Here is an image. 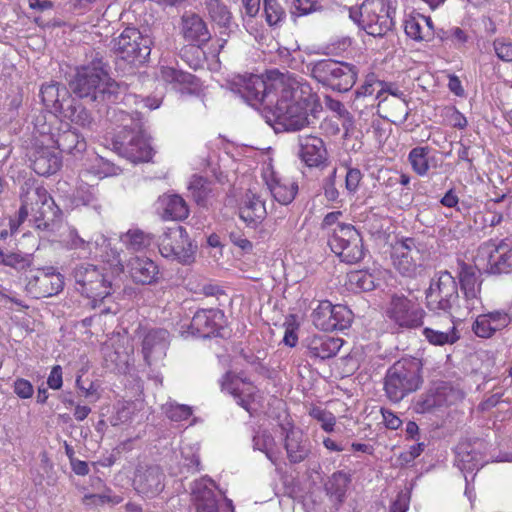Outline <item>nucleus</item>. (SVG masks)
<instances>
[{
	"label": "nucleus",
	"instance_id": "nucleus-1",
	"mask_svg": "<svg viewBox=\"0 0 512 512\" xmlns=\"http://www.w3.org/2000/svg\"><path fill=\"white\" fill-rule=\"evenodd\" d=\"M275 94H268L266 120L275 132L299 131L310 124L309 113L316 103L310 85L288 74H276L272 85Z\"/></svg>",
	"mask_w": 512,
	"mask_h": 512
},
{
	"label": "nucleus",
	"instance_id": "nucleus-2",
	"mask_svg": "<svg viewBox=\"0 0 512 512\" xmlns=\"http://www.w3.org/2000/svg\"><path fill=\"white\" fill-rule=\"evenodd\" d=\"M70 88L80 98L90 101H105L117 90L101 60L93 61L77 70Z\"/></svg>",
	"mask_w": 512,
	"mask_h": 512
},
{
	"label": "nucleus",
	"instance_id": "nucleus-3",
	"mask_svg": "<svg viewBox=\"0 0 512 512\" xmlns=\"http://www.w3.org/2000/svg\"><path fill=\"white\" fill-rule=\"evenodd\" d=\"M422 362L415 357L395 362L385 376L384 390L392 402H400L408 394L419 389L422 383Z\"/></svg>",
	"mask_w": 512,
	"mask_h": 512
},
{
	"label": "nucleus",
	"instance_id": "nucleus-4",
	"mask_svg": "<svg viewBox=\"0 0 512 512\" xmlns=\"http://www.w3.org/2000/svg\"><path fill=\"white\" fill-rule=\"evenodd\" d=\"M361 25L367 34L374 37L383 36L394 25L395 8L390 0H364L359 8ZM350 18L359 22L357 11L349 9Z\"/></svg>",
	"mask_w": 512,
	"mask_h": 512
},
{
	"label": "nucleus",
	"instance_id": "nucleus-5",
	"mask_svg": "<svg viewBox=\"0 0 512 512\" xmlns=\"http://www.w3.org/2000/svg\"><path fill=\"white\" fill-rule=\"evenodd\" d=\"M426 306L430 311L444 313L456 319L455 308L459 299L457 283L448 271H441L434 277L425 292Z\"/></svg>",
	"mask_w": 512,
	"mask_h": 512
},
{
	"label": "nucleus",
	"instance_id": "nucleus-6",
	"mask_svg": "<svg viewBox=\"0 0 512 512\" xmlns=\"http://www.w3.org/2000/svg\"><path fill=\"white\" fill-rule=\"evenodd\" d=\"M311 75L324 86L338 92H347L356 83L358 71L352 64L322 59L313 64Z\"/></svg>",
	"mask_w": 512,
	"mask_h": 512
},
{
	"label": "nucleus",
	"instance_id": "nucleus-7",
	"mask_svg": "<svg viewBox=\"0 0 512 512\" xmlns=\"http://www.w3.org/2000/svg\"><path fill=\"white\" fill-rule=\"evenodd\" d=\"M427 255L426 245L415 238H402L392 245L391 259L394 268L409 278L421 274Z\"/></svg>",
	"mask_w": 512,
	"mask_h": 512
},
{
	"label": "nucleus",
	"instance_id": "nucleus-8",
	"mask_svg": "<svg viewBox=\"0 0 512 512\" xmlns=\"http://www.w3.org/2000/svg\"><path fill=\"white\" fill-rule=\"evenodd\" d=\"M76 289L91 299L93 307L111 295L112 284L104 269L92 264H81L74 269Z\"/></svg>",
	"mask_w": 512,
	"mask_h": 512
},
{
	"label": "nucleus",
	"instance_id": "nucleus-9",
	"mask_svg": "<svg viewBox=\"0 0 512 512\" xmlns=\"http://www.w3.org/2000/svg\"><path fill=\"white\" fill-rule=\"evenodd\" d=\"M58 213V207L45 188H30L22 196V205L19 209V224L29 214H32L35 221L38 222V228H47L49 221H53L58 216Z\"/></svg>",
	"mask_w": 512,
	"mask_h": 512
},
{
	"label": "nucleus",
	"instance_id": "nucleus-10",
	"mask_svg": "<svg viewBox=\"0 0 512 512\" xmlns=\"http://www.w3.org/2000/svg\"><path fill=\"white\" fill-rule=\"evenodd\" d=\"M473 261L487 273H508L512 270V241L503 239L499 242L490 240L482 243Z\"/></svg>",
	"mask_w": 512,
	"mask_h": 512
},
{
	"label": "nucleus",
	"instance_id": "nucleus-11",
	"mask_svg": "<svg viewBox=\"0 0 512 512\" xmlns=\"http://www.w3.org/2000/svg\"><path fill=\"white\" fill-rule=\"evenodd\" d=\"M331 250L347 264H355L364 257V247L360 233L351 224H338L329 237Z\"/></svg>",
	"mask_w": 512,
	"mask_h": 512
},
{
	"label": "nucleus",
	"instance_id": "nucleus-12",
	"mask_svg": "<svg viewBox=\"0 0 512 512\" xmlns=\"http://www.w3.org/2000/svg\"><path fill=\"white\" fill-rule=\"evenodd\" d=\"M159 252L165 258L183 264L194 261L196 246L192 244L186 230L181 226L168 228L159 237Z\"/></svg>",
	"mask_w": 512,
	"mask_h": 512
},
{
	"label": "nucleus",
	"instance_id": "nucleus-13",
	"mask_svg": "<svg viewBox=\"0 0 512 512\" xmlns=\"http://www.w3.org/2000/svg\"><path fill=\"white\" fill-rule=\"evenodd\" d=\"M276 76L265 80L259 75L238 76L232 82V91L239 94L249 105L257 107L264 104L268 107V94H275L272 87Z\"/></svg>",
	"mask_w": 512,
	"mask_h": 512
},
{
	"label": "nucleus",
	"instance_id": "nucleus-14",
	"mask_svg": "<svg viewBox=\"0 0 512 512\" xmlns=\"http://www.w3.org/2000/svg\"><path fill=\"white\" fill-rule=\"evenodd\" d=\"M152 44L149 35L142 34L136 28H126L116 40L114 49L129 63H143L151 53Z\"/></svg>",
	"mask_w": 512,
	"mask_h": 512
},
{
	"label": "nucleus",
	"instance_id": "nucleus-15",
	"mask_svg": "<svg viewBox=\"0 0 512 512\" xmlns=\"http://www.w3.org/2000/svg\"><path fill=\"white\" fill-rule=\"evenodd\" d=\"M25 289L33 298H45L58 294L64 287L63 276L53 267L30 271Z\"/></svg>",
	"mask_w": 512,
	"mask_h": 512
},
{
	"label": "nucleus",
	"instance_id": "nucleus-16",
	"mask_svg": "<svg viewBox=\"0 0 512 512\" xmlns=\"http://www.w3.org/2000/svg\"><path fill=\"white\" fill-rule=\"evenodd\" d=\"M387 316L391 321L403 328H416L423 324L425 311L413 299L395 295L387 308Z\"/></svg>",
	"mask_w": 512,
	"mask_h": 512
},
{
	"label": "nucleus",
	"instance_id": "nucleus-17",
	"mask_svg": "<svg viewBox=\"0 0 512 512\" xmlns=\"http://www.w3.org/2000/svg\"><path fill=\"white\" fill-rule=\"evenodd\" d=\"M352 320L351 311L343 305H333L330 301H320L312 313L314 325L323 331L343 330Z\"/></svg>",
	"mask_w": 512,
	"mask_h": 512
},
{
	"label": "nucleus",
	"instance_id": "nucleus-18",
	"mask_svg": "<svg viewBox=\"0 0 512 512\" xmlns=\"http://www.w3.org/2000/svg\"><path fill=\"white\" fill-rule=\"evenodd\" d=\"M378 115L393 124H403L409 116V107L405 95L392 84L378 96L376 103Z\"/></svg>",
	"mask_w": 512,
	"mask_h": 512
},
{
	"label": "nucleus",
	"instance_id": "nucleus-19",
	"mask_svg": "<svg viewBox=\"0 0 512 512\" xmlns=\"http://www.w3.org/2000/svg\"><path fill=\"white\" fill-rule=\"evenodd\" d=\"M213 480L202 478L194 482L192 488V500L195 512H234L232 500L224 498L223 504L219 505L213 491Z\"/></svg>",
	"mask_w": 512,
	"mask_h": 512
},
{
	"label": "nucleus",
	"instance_id": "nucleus-20",
	"mask_svg": "<svg viewBox=\"0 0 512 512\" xmlns=\"http://www.w3.org/2000/svg\"><path fill=\"white\" fill-rule=\"evenodd\" d=\"M165 474L157 465H139L134 473L133 487L142 497L154 498L165 487Z\"/></svg>",
	"mask_w": 512,
	"mask_h": 512
},
{
	"label": "nucleus",
	"instance_id": "nucleus-21",
	"mask_svg": "<svg viewBox=\"0 0 512 512\" xmlns=\"http://www.w3.org/2000/svg\"><path fill=\"white\" fill-rule=\"evenodd\" d=\"M62 243L69 250H76L81 257H103L104 250L108 247V239L101 233L95 234L90 239H84L75 228H69L63 235Z\"/></svg>",
	"mask_w": 512,
	"mask_h": 512
},
{
	"label": "nucleus",
	"instance_id": "nucleus-22",
	"mask_svg": "<svg viewBox=\"0 0 512 512\" xmlns=\"http://www.w3.org/2000/svg\"><path fill=\"white\" fill-rule=\"evenodd\" d=\"M262 178L278 203L288 205L294 200L298 192V185L295 181L280 176L270 164L263 168Z\"/></svg>",
	"mask_w": 512,
	"mask_h": 512
},
{
	"label": "nucleus",
	"instance_id": "nucleus-23",
	"mask_svg": "<svg viewBox=\"0 0 512 512\" xmlns=\"http://www.w3.org/2000/svg\"><path fill=\"white\" fill-rule=\"evenodd\" d=\"M129 134L127 142L118 143L119 154L133 163L149 161L152 158V147L140 124L136 123Z\"/></svg>",
	"mask_w": 512,
	"mask_h": 512
},
{
	"label": "nucleus",
	"instance_id": "nucleus-24",
	"mask_svg": "<svg viewBox=\"0 0 512 512\" xmlns=\"http://www.w3.org/2000/svg\"><path fill=\"white\" fill-rule=\"evenodd\" d=\"M221 388L222 391L232 395L237 403L250 414L255 410L253 402L256 388L251 382L228 372L223 376Z\"/></svg>",
	"mask_w": 512,
	"mask_h": 512
},
{
	"label": "nucleus",
	"instance_id": "nucleus-25",
	"mask_svg": "<svg viewBox=\"0 0 512 512\" xmlns=\"http://www.w3.org/2000/svg\"><path fill=\"white\" fill-rule=\"evenodd\" d=\"M36 127L41 135L50 134L51 141L56 144L58 149L62 152L77 155L86 149L85 139L76 130L71 129L68 124H64L63 128L56 134L52 133L50 127H47L45 124L41 126L36 124Z\"/></svg>",
	"mask_w": 512,
	"mask_h": 512
},
{
	"label": "nucleus",
	"instance_id": "nucleus-26",
	"mask_svg": "<svg viewBox=\"0 0 512 512\" xmlns=\"http://www.w3.org/2000/svg\"><path fill=\"white\" fill-rule=\"evenodd\" d=\"M298 156L307 167H324L327 162V150L323 140L312 135L298 137Z\"/></svg>",
	"mask_w": 512,
	"mask_h": 512
},
{
	"label": "nucleus",
	"instance_id": "nucleus-27",
	"mask_svg": "<svg viewBox=\"0 0 512 512\" xmlns=\"http://www.w3.org/2000/svg\"><path fill=\"white\" fill-rule=\"evenodd\" d=\"M458 397V391L454 390L448 383H440L421 396L415 405V410L418 413H427L434 408L454 403Z\"/></svg>",
	"mask_w": 512,
	"mask_h": 512
},
{
	"label": "nucleus",
	"instance_id": "nucleus-28",
	"mask_svg": "<svg viewBox=\"0 0 512 512\" xmlns=\"http://www.w3.org/2000/svg\"><path fill=\"white\" fill-rule=\"evenodd\" d=\"M126 270L136 284L151 285L157 283L160 278L158 265L148 257H131L126 264Z\"/></svg>",
	"mask_w": 512,
	"mask_h": 512
},
{
	"label": "nucleus",
	"instance_id": "nucleus-29",
	"mask_svg": "<svg viewBox=\"0 0 512 512\" xmlns=\"http://www.w3.org/2000/svg\"><path fill=\"white\" fill-rule=\"evenodd\" d=\"M168 338L169 333L165 329H153L145 335L142 342V354L149 366L157 365L164 359Z\"/></svg>",
	"mask_w": 512,
	"mask_h": 512
},
{
	"label": "nucleus",
	"instance_id": "nucleus-30",
	"mask_svg": "<svg viewBox=\"0 0 512 512\" xmlns=\"http://www.w3.org/2000/svg\"><path fill=\"white\" fill-rule=\"evenodd\" d=\"M511 322V316L503 310L478 315L472 325L473 332L481 338H490Z\"/></svg>",
	"mask_w": 512,
	"mask_h": 512
},
{
	"label": "nucleus",
	"instance_id": "nucleus-31",
	"mask_svg": "<svg viewBox=\"0 0 512 512\" xmlns=\"http://www.w3.org/2000/svg\"><path fill=\"white\" fill-rule=\"evenodd\" d=\"M223 313L218 309L197 311L191 321V328L201 337L214 334L221 326Z\"/></svg>",
	"mask_w": 512,
	"mask_h": 512
},
{
	"label": "nucleus",
	"instance_id": "nucleus-32",
	"mask_svg": "<svg viewBox=\"0 0 512 512\" xmlns=\"http://www.w3.org/2000/svg\"><path fill=\"white\" fill-rule=\"evenodd\" d=\"M408 162L415 174L427 176L430 169L439 167L438 159L428 146H417L408 153Z\"/></svg>",
	"mask_w": 512,
	"mask_h": 512
},
{
	"label": "nucleus",
	"instance_id": "nucleus-33",
	"mask_svg": "<svg viewBox=\"0 0 512 512\" xmlns=\"http://www.w3.org/2000/svg\"><path fill=\"white\" fill-rule=\"evenodd\" d=\"M181 32L185 40L191 43H205L210 38L205 22L194 13H186L182 16Z\"/></svg>",
	"mask_w": 512,
	"mask_h": 512
},
{
	"label": "nucleus",
	"instance_id": "nucleus-34",
	"mask_svg": "<svg viewBox=\"0 0 512 512\" xmlns=\"http://www.w3.org/2000/svg\"><path fill=\"white\" fill-rule=\"evenodd\" d=\"M404 30L415 41H429L434 37L431 18L422 14L409 15L404 21Z\"/></svg>",
	"mask_w": 512,
	"mask_h": 512
},
{
	"label": "nucleus",
	"instance_id": "nucleus-35",
	"mask_svg": "<svg viewBox=\"0 0 512 512\" xmlns=\"http://www.w3.org/2000/svg\"><path fill=\"white\" fill-rule=\"evenodd\" d=\"M31 162L33 170L41 176L52 175L61 167L59 155L49 147L37 149L31 156Z\"/></svg>",
	"mask_w": 512,
	"mask_h": 512
},
{
	"label": "nucleus",
	"instance_id": "nucleus-36",
	"mask_svg": "<svg viewBox=\"0 0 512 512\" xmlns=\"http://www.w3.org/2000/svg\"><path fill=\"white\" fill-rule=\"evenodd\" d=\"M285 449L288 459L293 463L303 461L309 454V442L305 438L303 432L291 427L285 436Z\"/></svg>",
	"mask_w": 512,
	"mask_h": 512
},
{
	"label": "nucleus",
	"instance_id": "nucleus-37",
	"mask_svg": "<svg viewBox=\"0 0 512 512\" xmlns=\"http://www.w3.org/2000/svg\"><path fill=\"white\" fill-rule=\"evenodd\" d=\"M40 96L45 107L59 115L66 108L67 101L72 99L65 87H60L55 83L43 85L40 90Z\"/></svg>",
	"mask_w": 512,
	"mask_h": 512
},
{
	"label": "nucleus",
	"instance_id": "nucleus-38",
	"mask_svg": "<svg viewBox=\"0 0 512 512\" xmlns=\"http://www.w3.org/2000/svg\"><path fill=\"white\" fill-rule=\"evenodd\" d=\"M343 345V340L330 336H315L308 345L309 354L319 359L335 356Z\"/></svg>",
	"mask_w": 512,
	"mask_h": 512
},
{
	"label": "nucleus",
	"instance_id": "nucleus-39",
	"mask_svg": "<svg viewBox=\"0 0 512 512\" xmlns=\"http://www.w3.org/2000/svg\"><path fill=\"white\" fill-rule=\"evenodd\" d=\"M266 214L265 204L260 196L252 192L247 193L240 207V218L247 224H256L262 221Z\"/></svg>",
	"mask_w": 512,
	"mask_h": 512
},
{
	"label": "nucleus",
	"instance_id": "nucleus-40",
	"mask_svg": "<svg viewBox=\"0 0 512 512\" xmlns=\"http://www.w3.org/2000/svg\"><path fill=\"white\" fill-rule=\"evenodd\" d=\"M125 343H128L127 337L121 336L120 334H115L109 337L101 348L106 361H111L116 365L126 363L128 360V354L132 349L125 348Z\"/></svg>",
	"mask_w": 512,
	"mask_h": 512
},
{
	"label": "nucleus",
	"instance_id": "nucleus-41",
	"mask_svg": "<svg viewBox=\"0 0 512 512\" xmlns=\"http://www.w3.org/2000/svg\"><path fill=\"white\" fill-rule=\"evenodd\" d=\"M163 209V218L169 220H184L189 215L186 201L179 195H164L159 199Z\"/></svg>",
	"mask_w": 512,
	"mask_h": 512
},
{
	"label": "nucleus",
	"instance_id": "nucleus-42",
	"mask_svg": "<svg viewBox=\"0 0 512 512\" xmlns=\"http://www.w3.org/2000/svg\"><path fill=\"white\" fill-rule=\"evenodd\" d=\"M480 267L465 263L464 261L458 262L457 277L459 279L460 290H482V279H481Z\"/></svg>",
	"mask_w": 512,
	"mask_h": 512
},
{
	"label": "nucleus",
	"instance_id": "nucleus-43",
	"mask_svg": "<svg viewBox=\"0 0 512 512\" xmlns=\"http://www.w3.org/2000/svg\"><path fill=\"white\" fill-rule=\"evenodd\" d=\"M462 297L457 301L455 308L456 320L465 319L472 312L482 307L481 290H460Z\"/></svg>",
	"mask_w": 512,
	"mask_h": 512
},
{
	"label": "nucleus",
	"instance_id": "nucleus-44",
	"mask_svg": "<svg viewBox=\"0 0 512 512\" xmlns=\"http://www.w3.org/2000/svg\"><path fill=\"white\" fill-rule=\"evenodd\" d=\"M71 206L73 208L89 206L99 212L101 204L99 203L97 190L94 185L84 183L83 180H81V183L77 186L72 195Z\"/></svg>",
	"mask_w": 512,
	"mask_h": 512
},
{
	"label": "nucleus",
	"instance_id": "nucleus-45",
	"mask_svg": "<svg viewBox=\"0 0 512 512\" xmlns=\"http://www.w3.org/2000/svg\"><path fill=\"white\" fill-rule=\"evenodd\" d=\"M350 481L349 475L343 471L333 473L325 484L327 494L337 504H341L345 499Z\"/></svg>",
	"mask_w": 512,
	"mask_h": 512
},
{
	"label": "nucleus",
	"instance_id": "nucleus-46",
	"mask_svg": "<svg viewBox=\"0 0 512 512\" xmlns=\"http://www.w3.org/2000/svg\"><path fill=\"white\" fill-rule=\"evenodd\" d=\"M451 325L446 330L425 328L423 335L427 341L433 345L443 346L446 344H454L459 339V334L456 329L455 319H450Z\"/></svg>",
	"mask_w": 512,
	"mask_h": 512
},
{
	"label": "nucleus",
	"instance_id": "nucleus-47",
	"mask_svg": "<svg viewBox=\"0 0 512 512\" xmlns=\"http://www.w3.org/2000/svg\"><path fill=\"white\" fill-rule=\"evenodd\" d=\"M390 84L379 80L375 74L366 76L364 83L355 91V99L373 97L374 102H378V96L387 90Z\"/></svg>",
	"mask_w": 512,
	"mask_h": 512
},
{
	"label": "nucleus",
	"instance_id": "nucleus-48",
	"mask_svg": "<svg viewBox=\"0 0 512 512\" xmlns=\"http://www.w3.org/2000/svg\"><path fill=\"white\" fill-rule=\"evenodd\" d=\"M158 77L163 82L172 85L174 89H180L182 85H191L194 82L192 74L168 66L160 68Z\"/></svg>",
	"mask_w": 512,
	"mask_h": 512
},
{
	"label": "nucleus",
	"instance_id": "nucleus-49",
	"mask_svg": "<svg viewBox=\"0 0 512 512\" xmlns=\"http://www.w3.org/2000/svg\"><path fill=\"white\" fill-rule=\"evenodd\" d=\"M60 116L81 127H90L92 124L90 113L82 105L74 103L73 99L67 101L66 108Z\"/></svg>",
	"mask_w": 512,
	"mask_h": 512
},
{
	"label": "nucleus",
	"instance_id": "nucleus-50",
	"mask_svg": "<svg viewBox=\"0 0 512 512\" xmlns=\"http://www.w3.org/2000/svg\"><path fill=\"white\" fill-rule=\"evenodd\" d=\"M120 239L125 247L132 251H141L149 247L152 243L151 236L139 229L127 231Z\"/></svg>",
	"mask_w": 512,
	"mask_h": 512
},
{
	"label": "nucleus",
	"instance_id": "nucleus-51",
	"mask_svg": "<svg viewBox=\"0 0 512 512\" xmlns=\"http://www.w3.org/2000/svg\"><path fill=\"white\" fill-rule=\"evenodd\" d=\"M83 501L89 506L98 508L104 505H117L123 501V498L114 494L110 488L105 487L101 493L86 494Z\"/></svg>",
	"mask_w": 512,
	"mask_h": 512
},
{
	"label": "nucleus",
	"instance_id": "nucleus-52",
	"mask_svg": "<svg viewBox=\"0 0 512 512\" xmlns=\"http://www.w3.org/2000/svg\"><path fill=\"white\" fill-rule=\"evenodd\" d=\"M253 447L256 450L265 453L270 461L275 462V440L267 431H259L256 433V435L253 437Z\"/></svg>",
	"mask_w": 512,
	"mask_h": 512
},
{
	"label": "nucleus",
	"instance_id": "nucleus-53",
	"mask_svg": "<svg viewBox=\"0 0 512 512\" xmlns=\"http://www.w3.org/2000/svg\"><path fill=\"white\" fill-rule=\"evenodd\" d=\"M265 19L273 26L284 20L286 13L277 0H263Z\"/></svg>",
	"mask_w": 512,
	"mask_h": 512
},
{
	"label": "nucleus",
	"instance_id": "nucleus-54",
	"mask_svg": "<svg viewBox=\"0 0 512 512\" xmlns=\"http://www.w3.org/2000/svg\"><path fill=\"white\" fill-rule=\"evenodd\" d=\"M188 189L193 199L199 205H205L210 193L207 182L202 177L194 176L190 181Z\"/></svg>",
	"mask_w": 512,
	"mask_h": 512
},
{
	"label": "nucleus",
	"instance_id": "nucleus-55",
	"mask_svg": "<svg viewBox=\"0 0 512 512\" xmlns=\"http://www.w3.org/2000/svg\"><path fill=\"white\" fill-rule=\"evenodd\" d=\"M457 466L463 472H473L474 470H479L483 467V463H480L477 458V453H471L469 451H464L462 448L457 452Z\"/></svg>",
	"mask_w": 512,
	"mask_h": 512
},
{
	"label": "nucleus",
	"instance_id": "nucleus-56",
	"mask_svg": "<svg viewBox=\"0 0 512 512\" xmlns=\"http://www.w3.org/2000/svg\"><path fill=\"white\" fill-rule=\"evenodd\" d=\"M309 415L321 424V427L324 431L332 432L334 430L336 417L333 415V413L322 409L321 407L313 406L309 410Z\"/></svg>",
	"mask_w": 512,
	"mask_h": 512
},
{
	"label": "nucleus",
	"instance_id": "nucleus-57",
	"mask_svg": "<svg viewBox=\"0 0 512 512\" xmlns=\"http://www.w3.org/2000/svg\"><path fill=\"white\" fill-rule=\"evenodd\" d=\"M116 173L117 172L114 165H112L108 161H105L103 158H96L95 164L90 169L82 173L81 177H85L87 174H93L101 179L104 177L115 175Z\"/></svg>",
	"mask_w": 512,
	"mask_h": 512
},
{
	"label": "nucleus",
	"instance_id": "nucleus-58",
	"mask_svg": "<svg viewBox=\"0 0 512 512\" xmlns=\"http://www.w3.org/2000/svg\"><path fill=\"white\" fill-rule=\"evenodd\" d=\"M166 416L175 422L187 420L191 414L192 409L187 405H180L177 403H170L164 407Z\"/></svg>",
	"mask_w": 512,
	"mask_h": 512
},
{
	"label": "nucleus",
	"instance_id": "nucleus-59",
	"mask_svg": "<svg viewBox=\"0 0 512 512\" xmlns=\"http://www.w3.org/2000/svg\"><path fill=\"white\" fill-rule=\"evenodd\" d=\"M209 13L211 17L220 25L226 26L229 24L231 14L227 7L217 0L209 3Z\"/></svg>",
	"mask_w": 512,
	"mask_h": 512
},
{
	"label": "nucleus",
	"instance_id": "nucleus-60",
	"mask_svg": "<svg viewBox=\"0 0 512 512\" xmlns=\"http://www.w3.org/2000/svg\"><path fill=\"white\" fill-rule=\"evenodd\" d=\"M337 168H333L328 176L323 180V191L325 198L330 202H335L339 198V191L336 188Z\"/></svg>",
	"mask_w": 512,
	"mask_h": 512
},
{
	"label": "nucleus",
	"instance_id": "nucleus-61",
	"mask_svg": "<svg viewBox=\"0 0 512 512\" xmlns=\"http://www.w3.org/2000/svg\"><path fill=\"white\" fill-rule=\"evenodd\" d=\"M2 264L17 270H24L31 265V258L29 255L21 253L4 254Z\"/></svg>",
	"mask_w": 512,
	"mask_h": 512
},
{
	"label": "nucleus",
	"instance_id": "nucleus-62",
	"mask_svg": "<svg viewBox=\"0 0 512 512\" xmlns=\"http://www.w3.org/2000/svg\"><path fill=\"white\" fill-rule=\"evenodd\" d=\"M441 39L443 41H450L454 47L460 48L467 43L469 37L461 28L453 27L447 31H443Z\"/></svg>",
	"mask_w": 512,
	"mask_h": 512
},
{
	"label": "nucleus",
	"instance_id": "nucleus-63",
	"mask_svg": "<svg viewBox=\"0 0 512 512\" xmlns=\"http://www.w3.org/2000/svg\"><path fill=\"white\" fill-rule=\"evenodd\" d=\"M497 57L505 62H512V42L506 38H497L493 42Z\"/></svg>",
	"mask_w": 512,
	"mask_h": 512
},
{
	"label": "nucleus",
	"instance_id": "nucleus-64",
	"mask_svg": "<svg viewBox=\"0 0 512 512\" xmlns=\"http://www.w3.org/2000/svg\"><path fill=\"white\" fill-rule=\"evenodd\" d=\"M363 174L357 168H349L345 176V188L348 194L354 195L362 181Z\"/></svg>",
	"mask_w": 512,
	"mask_h": 512
}]
</instances>
